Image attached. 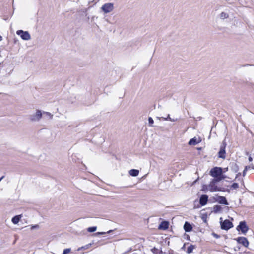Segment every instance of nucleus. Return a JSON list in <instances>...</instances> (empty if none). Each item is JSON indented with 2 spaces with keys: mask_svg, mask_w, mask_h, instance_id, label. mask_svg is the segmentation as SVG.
<instances>
[{
  "mask_svg": "<svg viewBox=\"0 0 254 254\" xmlns=\"http://www.w3.org/2000/svg\"><path fill=\"white\" fill-rule=\"evenodd\" d=\"M201 141V140L198 138L197 139L196 137H194L190 140L189 141V145H195L199 143Z\"/></svg>",
  "mask_w": 254,
  "mask_h": 254,
  "instance_id": "nucleus-12",
  "label": "nucleus"
},
{
  "mask_svg": "<svg viewBox=\"0 0 254 254\" xmlns=\"http://www.w3.org/2000/svg\"><path fill=\"white\" fill-rule=\"evenodd\" d=\"M169 227V223L167 221H163L159 225L158 228L159 229L165 230Z\"/></svg>",
  "mask_w": 254,
  "mask_h": 254,
  "instance_id": "nucleus-14",
  "label": "nucleus"
},
{
  "mask_svg": "<svg viewBox=\"0 0 254 254\" xmlns=\"http://www.w3.org/2000/svg\"><path fill=\"white\" fill-rule=\"evenodd\" d=\"M184 229L186 232H190L192 229V227L190 223L186 222L184 225Z\"/></svg>",
  "mask_w": 254,
  "mask_h": 254,
  "instance_id": "nucleus-13",
  "label": "nucleus"
},
{
  "mask_svg": "<svg viewBox=\"0 0 254 254\" xmlns=\"http://www.w3.org/2000/svg\"><path fill=\"white\" fill-rule=\"evenodd\" d=\"M39 228V225H33L31 227V229H36V228Z\"/></svg>",
  "mask_w": 254,
  "mask_h": 254,
  "instance_id": "nucleus-29",
  "label": "nucleus"
},
{
  "mask_svg": "<svg viewBox=\"0 0 254 254\" xmlns=\"http://www.w3.org/2000/svg\"><path fill=\"white\" fill-rule=\"evenodd\" d=\"M21 218V216L20 215H16L12 218L11 221L13 224H17L19 222Z\"/></svg>",
  "mask_w": 254,
  "mask_h": 254,
  "instance_id": "nucleus-16",
  "label": "nucleus"
},
{
  "mask_svg": "<svg viewBox=\"0 0 254 254\" xmlns=\"http://www.w3.org/2000/svg\"><path fill=\"white\" fill-rule=\"evenodd\" d=\"M231 188L233 189H236L239 188V185L237 183H234L231 186Z\"/></svg>",
  "mask_w": 254,
  "mask_h": 254,
  "instance_id": "nucleus-24",
  "label": "nucleus"
},
{
  "mask_svg": "<svg viewBox=\"0 0 254 254\" xmlns=\"http://www.w3.org/2000/svg\"><path fill=\"white\" fill-rule=\"evenodd\" d=\"M212 235L214 236V237H215L216 239H218L220 238V236L219 235L215 233L214 232L212 233Z\"/></svg>",
  "mask_w": 254,
  "mask_h": 254,
  "instance_id": "nucleus-28",
  "label": "nucleus"
},
{
  "mask_svg": "<svg viewBox=\"0 0 254 254\" xmlns=\"http://www.w3.org/2000/svg\"><path fill=\"white\" fill-rule=\"evenodd\" d=\"M193 249V246H190L188 247L187 248V253H191L192 252V250Z\"/></svg>",
  "mask_w": 254,
  "mask_h": 254,
  "instance_id": "nucleus-26",
  "label": "nucleus"
},
{
  "mask_svg": "<svg viewBox=\"0 0 254 254\" xmlns=\"http://www.w3.org/2000/svg\"><path fill=\"white\" fill-rule=\"evenodd\" d=\"M3 176H2V177L0 178V182L1 181V180L3 178Z\"/></svg>",
  "mask_w": 254,
  "mask_h": 254,
  "instance_id": "nucleus-35",
  "label": "nucleus"
},
{
  "mask_svg": "<svg viewBox=\"0 0 254 254\" xmlns=\"http://www.w3.org/2000/svg\"><path fill=\"white\" fill-rule=\"evenodd\" d=\"M97 229V227L93 226L88 228L87 230L89 232H95Z\"/></svg>",
  "mask_w": 254,
  "mask_h": 254,
  "instance_id": "nucleus-22",
  "label": "nucleus"
},
{
  "mask_svg": "<svg viewBox=\"0 0 254 254\" xmlns=\"http://www.w3.org/2000/svg\"><path fill=\"white\" fill-rule=\"evenodd\" d=\"M247 171V167H246V168L244 169V170L243 171V176L245 175V173H246V172Z\"/></svg>",
  "mask_w": 254,
  "mask_h": 254,
  "instance_id": "nucleus-31",
  "label": "nucleus"
},
{
  "mask_svg": "<svg viewBox=\"0 0 254 254\" xmlns=\"http://www.w3.org/2000/svg\"><path fill=\"white\" fill-rule=\"evenodd\" d=\"M252 160H253L252 158L251 157H250H250H249V161L251 162V161H252Z\"/></svg>",
  "mask_w": 254,
  "mask_h": 254,
  "instance_id": "nucleus-32",
  "label": "nucleus"
},
{
  "mask_svg": "<svg viewBox=\"0 0 254 254\" xmlns=\"http://www.w3.org/2000/svg\"><path fill=\"white\" fill-rule=\"evenodd\" d=\"M226 146V143L225 142H223L221 145L219 151L218 152V157L222 159H225L226 157V151L225 148Z\"/></svg>",
  "mask_w": 254,
  "mask_h": 254,
  "instance_id": "nucleus-7",
  "label": "nucleus"
},
{
  "mask_svg": "<svg viewBox=\"0 0 254 254\" xmlns=\"http://www.w3.org/2000/svg\"><path fill=\"white\" fill-rule=\"evenodd\" d=\"M221 209H222L221 206L220 205H215L213 207V211L215 213H217V212L220 211L221 210Z\"/></svg>",
  "mask_w": 254,
  "mask_h": 254,
  "instance_id": "nucleus-20",
  "label": "nucleus"
},
{
  "mask_svg": "<svg viewBox=\"0 0 254 254\" xmlns=\"http://www.w3.org/2000/svg\"><path fill=\"white\" fill-rule=\"evenodd\" d=\"M106 233V232H98L96 233V235H103Z\"/></svg>",
  "mask_w": 254,
  "mask_h": 254,
  "instance_id": "nucleus-30",
  "label": "nucleus"
},
{
  "mask_svg": "<svg viewBox=\"0 0 254 254\" xmlns=\"http://www.w3.org/2000/svg\"><path fill=\"white\" fill-rule=\"evenodd\" d=\"M16 34L24 40H29L31 39V36L27 31H24L22 30L17 31Z\"/></svg>",
  "mask_w": 254,
  "mask_h": 254,
  "instance_id": "nucleus-6",
  "label": "nucleus"
},
{
  "mask_svg": "<svg viewBox=\"0 0 254 254\" xmlns=\"http://www.w3.org/2000/svg\"><path fill=\"white\" fill-rule=\"evenodd\" d=\"M43 114L46 115L50 119H52L53 117V115L49 112H44Z\"/></svg>",
  "mask_w": 254,
  "mask_h": 254,
  "instance_id": "nucleus-25",
  "label": "nucleus"
},
{
  "mask_svg": "<svg viewBox=\"0 0 254 254\" xmlns=\"http://www.w3.org/2000/svg\"><path fill=\"white\" fill-rule=\"evenodd\" d=\"M233 227V223L228 219H226L224 221L221 222V228L223 230H228Z\"/></svg>",
  "mask_w": 254,
  "mask_h": 254,
  "instance_id": "nucleus-5",
  "label": "nucleus"
},
{
  "mask_svg": "<svg viewBox=\"0 0 254 254\" xmlns=\"http://www.w3.org/2000/svg\"><path fill=\"white\" fill-rule=\"evenodd\" d=\"M222 168L218 167L213 168L210 171V175L213 177H217L219 176H222Z\"/></svg>",
  "mask_w": 254,
  "mask_h": 254,
  "instance_id": "nucleus-1",
  "label": "nucleus"
},
{
  "mask_svg": "<svg viewBox=\"0 0 254 254\" xmlns=\"http://www.w3.org/2000/svg\"><path fill=\"white\" fill-rule=\"evenodd\" d=\"M216 201L220 204L228 205V203L225 197L218 196L216 199Z\"/></svg>",
  "mask_w": 254,
  "mask_h": 254,
  "instance_id": "nucleus-11",
  "label": "nucleus"
},
{
  "mask_svg": "<svg viewBox=\"0 0 254 254\" xmlns=\"http://www.w3.org/2000/svg\"><path fill=\"white\" fill-rule=\"evenodd\" d=\"M239 243L242 244L245 247H248L249 245V242L247 239L244 237H239L235 239Z\"/></svg>",
  "mask_w": 254,
  "mask_h": 254,
  "instance_id": "nucleus-9",
  "label": "nucleus"
},
{
  "mask_svg": "<svg viewBox=\"0 0 254 254\" xmlns=\"http://www.w3.org/2000/svg\"><path fill=\"white\" fill-rule=\"evenodd\" d=\"M215 179H213L212 180L213 181H214L215 183H216L217 182H219L221 180L224 179L225 178V176H223V175H222V176H219L217 177H215Z\"/></svg>",
  "mask_w": 254,
  "mask_h": 254,
  "instance_id": "nucleus-21",
  "label": "nucleus"
},
{
  "mask_svg": "<svg viewBox=\"0 0 254 254\" xmlns=\"http://www.w3.org/2000/svg\"><path fill=\"white\" fill-rule=\"evenodd\" d=\"M42 116V113L40 110H37L35 114L30 115L29 116V120L32 122L39 121Z\"/></svg>",
  "mask_w": 254,
  "mask_h": 254,
  "instance_id": "nucleus-2",
  "label": "nucleus"
},
{
  "mask_svg": "<svg viewBox=\"0 0 254 254\" xmlns=\"http://www.w3.org/2000/svg\"><path fill=\"white\" fill-rule=\"evenodd\" d=\"M2 40V37L0 35V41Z\"/></svg>",
  "mask_w": 254,
  "mask_h": 254,
  "instance_id": "nucleus-34",
  "label": "nucleus"
},
{
  "mask_svg": "<svg viewBox=\"0 0 254 254\" xmlns=\"http://www.w3.org/2000/svg\"><path fill=\"white\" fill-rule=\"evenodd\" d=\"M101 9L105 13H109L113 10L114 4L112 3H105L102 6Z\"/></svg>",
  "mask_w": 254,
  "mask_h": 254,
  "instance_id": "nucleus-4",
  "label": "nucleus"
},
{
  "mask_svg": "<svg viewBox=\"0 0 254 254\" xmlns=\"http://www.w3.org/2000/svg\"><path fill=\"white\" fill-rule=\"evenodd\" d=\"M208 188L210 191L211 192H216V191H222L221 189L220 188L218 187L216 185V183L214 181H212L210 184L208 186Z\"/></svg>",
  "mask_w": 254,
  "mask_h": 254,
  "instance_id": "nucleus-8",
  "label": "nucleus"
},
{
  "mask_svg": "<svg viewBox=\"0 0 254 254\" xmlns=\"http://www.w3.org/2000/svg\"><path fill=\"white\" fill-rule=\"evenodd\" d=\"M208 196L207 195H202L199 199V203L201 206L205 205L208 201Z\"/></svg>",
  "mask_w": 254,
  "mask_h": 254,
  "instance_id": "nucleus-10",
  "label": "nucleus"
},
{
  "mask_svg": "<svg viewBox=\"0 0 254 254\" xmlns=\"http://www.w3.org/2000/svg\"><path fill=\"white\" fill-rule=\"evenodd\" d=\"M93 244V243H89L85 246L79 247L77 249V251H80L81 250H85L88 249L89 248H90V247Z\"/></svg>",
  "mask_w": 254,
  "mask_h": 254,
  "instance_id": "nucleus-17",
  "label": "nucleus"
},
{
  "mask_svg": "<svg viewBox=\"0 0 254 254\" xmlns=\"http://www.w3.org/2000/svg\"><path fill=\"white\" fill-rule=\"evenodd\" d=\"M148 123H149V126L153 127L154 121H153V119L151 117H149V118H148Z\"/></svg>",
  "mask_w": 254,
  "mask_h": 254,
  "instance_id": "nucleus-23",
  "label": "nucleus"
},
{
  "mask_svg": "<svg viewBox=\"0 0 254 254\" xmlns=\"http://www.w3.org/2000/svg\"><path fill=\"white\" fill-rule=\"evenodd\" d=\"M112 231V230H109L107 232V233H110Z\"/></svg>",
  "mask_w": 254,
  "mask_h": 254,
  "instance_id": "nucleus-33",
  "label": "nucleus"
},
{
  "mask_svg": "<svg viewBox=\"0 0 254 254\" xmlns=\"http://www.w3.org/2000/svg\"><path fill=\"white\" fill-rule=\"evenodd\" d=\"M229 17V13L227 12H222L219 15V17L222 20H224L225 19L228 18Z\"/></svg>",
  "mask_w": 254,
  "mask_h": 254,
  "instance_id": "nucleus-15",
  "label": "nucleus"
},
{
  "mask_svg": "<svg viewBox=\"0 0 254 254\" xmlns=\"http://www.w3.org/2000/svg\"><path fill=\"white\" fill-rule=\"evenodd\" d=\"M71 251V249L67 248L64 250L63 254H67Z\"/></svg>",
  "mask_w": 254,
  "mask_h": 254,
  "instance_id": "nucleus-27",
  "label": "nucleus"
},
{
  "mask_svg": "<svg viewBox=\"0 0 254 254\" xmlns=\"http://www.w3.org/2000/svg\"><path fill=\"white\" fill-rule=\"evenodd\" d=\"M139 170H136V169H131L129 171V173L130 175L133 176V177H136V176H138L139 174Z\"/></svg>",
  "mask_w": 254,
  "mask_h": 254,
  "instance_id": "nucleus-18",
  "label": "nucleus"
},
{
  "mask_svg": "<svg viewBox=\"0 0 254 254\" xmlns=\"http://www.w3.org/2000/svg\"><path fill=\"white\" fill-rule=\"evenodd\" d=\"M237 230L238 231L241 230V232L245 234L249 230V228L247 226L245 221H241L239 225L237 227Z\"/></svg>",
  "mask_w": 254,
  "mask_h": 254,
  "instance_id": "nucleus-3",
  "label": "nucleus"
},
{
  "mask_svg": "<svg viewBox=\"0 0 254 254\" xmlns=\"http://www.w3.org/2000/svg\"><path fill=\"white\" fill-rule=\"evenodd\" d=\"M157 118L158 119H159V120L161 119V117H157ZM161 118L162 119H163L164 120H165V121L169 120V121H172V122H174V121L177 120V119L175 120V119H173L171 118L170 117V115L169 114L168 115L167 117H166V118L161 117Z\"/></svg>",
  "mask_w": 254,
  "mask_h": 254,
  "instance_id": "nucleus-19",
  "label": "nucleus"
}]
</instances>
